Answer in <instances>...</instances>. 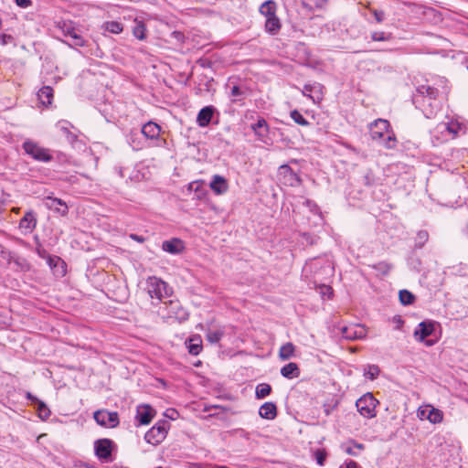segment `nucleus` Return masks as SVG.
Wrapping results in <instances>:
<instances>
[{"instance_id":"7ed1b4c3","label":"nucleus","mask_w":468,"mask_h":468,"mask_svg":"<svg viewBox=\"0 0 468 468\" xmlns=\"http://www.w3.org/2000/svg\"><path fill=\"white\" fill-rule=\"evenodd\" d=\"M463 130V124L450 117L438 123L431 131V141L433 146H439L450 140L454 139Z\"/></svg>"},{"instance_id":"13d9d810","label":"nucleus","mask_w":468,"mask_h":468,"mask_svg":"<svg viewBox=\"0 0 468 468\" xmlns=\"http://www.w3.org/2000/svg\"><path fill=\"white\" fill-rule=\"evenodd\" d=\"M130 238L137 242L143 243L145 240V238L137 234H130Z\"/></svg>"},{"instance_id":"393cba45","label":"nucleus","mask_w":468,"mask_h":468,"mask_svg":"<svg viewBox=\"0 0 468 468\" xmlns=\"http://www.w3.org/2000/svg\"><path fill=\"white\" fill-rule=\"evenodd\" d=\"M189 354L197 356L202 351V339L199 335H194L186 341Z\"/></svg>"},{"instance_id":"aec40b11","label":"nucleus","mask_w":468,"mask_h":468,"mask_svg":"<svg viewBox=\"0 0 468 468\" xmlns=\"http://www.w3.org/2000/svg\"><path fill=\"white\" fill-rule=\"evenodd\" d=\"M154 417V410L149 405L138 406L136 411V420L141 425H147Z\"/></svg>"},{"instance_id":"37998d69","label":"nucleus","mask_w":468,"mask_h":468,"mask_svg":"<svg viewBox=\"0 0 468 468\" xmlns=\"http://www.w3.org/2000/svg\"><path fill=\"white\" fill-rule=\"evenodd\" d=\"M223 335L224 333L222 330H208L206 334V336L208 342L211 344H216L221 340Z\"/></svg>"},{"instance_id":"cd10ccee","label":"nucleus","mask_w":468,"mask_h":468,"mask_svg":"<svg viewBox=\"0 0 468 468\" xmlns=\"http://www.w3.org/2000/svg\"><path fill=\"white\" fill-rule=\"evenodd\" d=\"M342 449L348 455L357 456L359 452L365 449V445L352 440L347 443L343 444Z\"/></svg>"},{"instance_id":"69168bd1","label":"nucleus","mask_w":468,"mask_h":468,"mask_svg":"<svg viewBox=\"0 0 468 468\" xmlns=\"http://www.w3.org/2000/svg\"><path fill=\"white\" fill-rule=\"evenodd\" d=\"M37 254L39 255V257L46 259V260H47V256L48 255L45 250H37Z\"/></svg>"},{"instance_id":"bf43d9fd","label":"nucleus","mask_w":468,"mask_h":468,"mask_svg":"<svg viewBox=\"0 0 468 468\" xmlns=\"http://www.w3.org/2000/svg\"><path fill=\"white\" fill-rule=\"evenodd\" d=\"M16 5L20 7H23V8H26L27 6H29L30 5V0H15Z\"/></svg>"},{"instance_id":"20e7f679","label":"nucleus","mask_w":468,"mask_h":468,"mask_svg":"<svg viewBox=\"0 0 468 468\" xmlns=\"http://www.w3.org/2000/svg\"><path fill=\"white\" fill-rule=\"evenodd\" d=\"M146 291L150 298L158 302L170 296L173 292L172 288L165 282L155 276L149 277L146 280Z\"/></svg>"},{"instance_id":"c9c22d12","label":"nucleus","mask_w":468,"mask_h":468,"mask_svg":"<svg viewBox=\"0 0 468 468\" xmlns=\"http://www.w3.org/2000/svg\"><path fill=\"white\" fill-rule=\"evenodd\" d=\"M103 29L112 33V34H120L123 30V26L122 23L118 21H108L105 22L102 26Z\"/></svg>"},{"instance_id":"f03ea898","label":"nucleus","mask_w":468,"mask_h":468,"mask_svg":"<svg viewBox=\"0 0 468 468\" xmlns=\"http://www.w3.org/2000/svg\"><path fill=\"white\" fill-rule=\"evenodd\" d=\"M334 273V264L327 258L312 259L303 268V275L314 280V283L327 281Z\"/></svg>"},{"instance_id":"774afa93","label":"nucleus","mask_w":468,"mask_h":468,"mask_svg":"<svg viewBox=\"0 0 468 468\" xmlns=\"http://www.w3.org/2000/svg\"><path fill=\"white\" fill-rule=\"evenodd\" d=\"M69 141L73 142L77 139V136L70 132V134H66Z\"/></svg>"},{"instance_id":"9b49d317","label":"nucleus","mask_w":468,"mask_h":468,"mask_svg":"<svg viewBox=\"0 0 468 468\" xmlns=\"http://www.w3.org/2000/svg\"><path fill=\"white\" fill-rule=\"evenodd\" d=\"M390 125L387 120L378 119L370 124V136L375 141L384 139L388 133Z\"/></svg>"},{"instance_id":"e2e57ef3","label":"nucleus","mask_w":468,"mask_h":468,"mask_svg":"<svg viewBox=\"0 0 468 468\" xmlns=\"http://www.w3.org/2000/svg\"><path fill=\"white\" fill-rule=\"evenodd\" d=\"M346 468H358V464L356 462L350 460L346 463Z\"/></svg>"},{"instance_id":"a878e982","label":"nucleus","mask_w":468,"mask_h":468,"mask_svg":"<svg viewBox=\"0 0 468 468\" xmlns=\"http://www.w3.org/2000/svg\"><path fill=\"white\" fill-rule=\"evenodd\" d=\"M281 374L288 379L296 378L300 376V368L294 362H290L281 368Z\"/></svg>"},{"instance_id":"4c0bfd02","label":"nucleus","mask_w":468,"mask_h":468,"mask_svg":"<svg viewBox=\"0 0 468 468\" xmlns=\"http://www.w3.org/2000/svg\"><path fill=\"white\" fill-rule=\"evenodd\" d=\"M381 144L387 149H393L397 145V140L393 131L389 130L384 139H380Z\"/></svg>"},{"instance_id":"f257e3e1","label":"nucleus","mask_w":468,"mask_h":468,"mask_svg":"<svg viewBox=\"0 0 468 468\" xmlns=\"http://www.w3.org/2000/svg\"><path fill=\"white\" fill-rule=\"evenodd\" d=\"M449 93L448 80L444 77L436 76L420 85L413 96V103L426 118L436 116L441 111L442 102Z\"/></svg>"},{"instance_id":"473e14b6","label":"nucleus","mask_w":468,"mask_h":468,"mask_svg":"<svg viewBox=\"0 0 468 468\" xmlns=\"http://www.w3.org/2000/svg\"><path fill=\"white\" fill-rule=\"evenodd\" d=\"M312 93L311 95H308V98H310L314 103L319 102L324 98V86L318 82L312 83Z\"/></svg>"},{"instance_id":"09e8293b","label":"nucleus","mask_w":468,"mask_h":468,"mask_svg":"<svg viewBox=\"0 0 468 468\" xmlns=\"http://www.w3.org/2000/svg\"><path fill=\"white\" fill-rule=\"evenodd\" d=\"M373 41H388L391 39V34H387L382 31H376L371 34Z\"/></svg>"},{"instance_id":"dca6fc26","label":"nucleus","mask_w":468,"mask_h":468,"mask_svg":"<svg viewBox=\"0 0 468 468\" xmlns=\"http://www.w3.org/2000/svg\"><path fill=\"white\" fill-rule=\"evenodd\" d=\"M47 262L50 269L53 271V273L57 277H63L66 275L67 269H66V263L64 261L58 257V256H47Z\"/></svg>"},{"instance_id":"a211bd4d","label":"nucleus","mask_w":468,"mask_h":468,"mask_svg":"<svg viewBox=\"0 0 468 468\" xmlns=\"http://www.w3.org/2000/svg\"><path fill=\"white\" fill-rule=\"evenodd\" d=\"M209 187L216 195H223L229 190V183L224 176L214 175L209 183Z\"/></svg>"},{"instance_id":"2f4dec72","label":"nucleus","mask_w":468,"mask_h":468,"mask_svg":"<svg viewBox=\"0 0 468 468\" xmlns=\"http://www.w3.org/2000/svg\"><path fill=\"white\" fill-rule=\"evenodd\" d=\"M281 28V22L277 16L268 17L265 21V30L271 34L275 35Z\"/></svg>"},{"instance_id":"0eeeda50","label":"nucleus","mask_w":468,"mask_h":468,"mask_svg":"<svg viewBox=\"0 0 468 468\" xmlns=\"http://www.w3.org/2000/svg\"><path fill=\"white\" fill-rule=\"evenodd\" d=\"M22 146L26 154L36 161L48 163L53 159L48 149L40 146L34 141L27 140L23 143Z\"/></svg>"},{"instance_id":"4d7b16f0","label":"nucleus","mask_w":468,"mask_h":468,"mask_svg":"<svg viewBox=\"0 0 468 468\" xmlns=\"http://www.w3.org/2000/svg\"><path fill=\"white\" fill-rule=\"evenodd\" d=\"M312 84H305L302 90V93L303 96L308 97L312 93Z\"/></svg>"},{"instance_id":"c85d7f7f","label":"nucleus","mask_w":468,"mask_h":468,"mask_svg":"<svg viewBox=\"0 0 468 468\" xmlns=\"http://www.w3.org/2000/svg\"><path fill=\"white\" fill-rule=\"evenodd\" d=\"M276 3L272 0L265 1L260 6V13L266 18L276 16Z\"/></svg>"},{"instance_id":"ea45409f","label":"nucleus","mask_w":468,"mask_h":468,"mask_svg":"<svg viewBox=\"0 0 468 468\" xmlns=\"http://www.w3.org/2000/svg\"><path fill=\"white\" fill-rule=\"evenodd\" d=\"M133 36L140 40H144L146 37V27L143 21H136V24L133 30Z\"/></svg>"},{"instance_id":"8fccbe9b","label":"nucleus","mask_w":468,"mask_h":468,"mask_svg":"<svg viewBox=\"0 0 468 468\" xmlns=\"http://www.w3.org/2000/svg\"><path fill=\"white\" fill-rule=\"evenodd\" d=\"M306 207H308V209L314 213V214H317V215H320L321 212H320V209L318 207V206L316 205L315 202H314L313 200H310V199H304L303 203Z\"/></svg>"},{"instance_id":"6e6d98bb","label":"nucleus","mask_w":468,"mask_h":468,"mask_svg":"<svg viewBox=\"0 0 468 468\" xmlns=\"http://www.w3.org/2000/svg\"><path fill=\"white\" fill-rule=\"evenodd\" d=\"M315 456H316V462H317V463H318L320 466L324 465V461H325V455H324L323 452H316V454H315Z\"/></svg>"},{"instance_id":"6ab92c4d","label":"nucleus","mask_w":468,"mask_h":468,"mask_svg":"<svg viewBox=\"0 0 468 468\" xmlns=\"http://www.w3.org/2000/svg\"><path fill=\"white\" fill-rule=\"evenodd\" d=\"M434 331V324L431 322H421L414 331L416 340L422 342Z\"/></svg>"},{"instance_id":"f8f14e48","label":"nucleus","mask_w":468,"mask_h":468,"mask_svg":"<svg viewBox=\"0 0 468 468\" xmlns=\"http://www.w3.org/2000/svg\"><path fill=\"white\" fill-rule=\"evenodd\" d=\"M37 219L36 213L33 210H28L20 219L18 228L21 230V233L27 235L34 231L37 227Z\"/></svg>"},{"instance_id":"338daca9","label":"nucleus","mask_w":468,"mask_h":468,"mask_svg":"<svg viewBox=\"0 0 468 468\" xmlns=\"http://www.w3.org/2000/svg\"><path fill=\"white\" fill-rule=\"evenodd\" d=\"M116 170H117L118 175L120 176V177H124L125 176L124 168L123 167H118V168H116Z\"/></svg>"},{"instance_id":"79ce46f5","label":"nucleus","mask_w":468,"mask_h":468,"mask_svg":"<svg viewBox=\"0 0 468 468\" xmlns=\"http://www.w3.org/2000/svg\"><path fill=\"white\" fill-rule=\"evenodd\" d=\"M379 373H380V369L376 365H368L364 369V376H365V378H368L370 380H374L375 378H377L378 376L379 375Z\"/></svg>"},{"instance_id":"4468645a","label":"nucleus","mask_w":468,"mask_h":468,"mask_svg":"<svg viewBox=\"0 0 468 468\" xmlns=\"http://www.w3.org/2000/svg\"><path fill=\"white\" fill-rule=\"evenodd\" d=\"M341 335L346 340H356L366 336V330L359 324L344 325L340 328Z\"/></svg>"},{"instance_id":"2eb2a0df","label":"nucleus","mask_w":468,"mask_h":468,"mask_svg":"<svg viewBox=\"0 0 468 468\" xmlns=\"http://www.w3.org/2000/svg\"><path fill=\"white\" fill-rule=\"evenodd\" d=\"M44 203L48 209L54 210L61 216H66L69 212L67 204L60 198L47 197Z\"/></svg>"},{"instance_id":"39448f33","label":"nucleus","mask_w":468,"mask_h":468,"mask_svg":"<svg viewBox=\"0 0 468 468\" xmlns=\"http://www.w3.org/2000/svg\"><path fill=\"white\" fill-rule=\"evenodd\" d=\"M378 400L372 393L367 392L356 401V407L359 414L366 419H373L377 415L376 408Z\"/></svg>"},{"instance_id":"412c9836","label":"nucleus","mask_w":468,"mask_h":468,"mask_svg":"<svg viewBox=\"0 0 468 468\" xmlns=\"http://www.w3.org/2000/svg\"><path fill=\"white\" fill-rule=\"evenodd\" d=\"M216 112V109L214 106L209 105L202 108L197 116V122L198 126L200 127H207L213 117L214 112Z\"/></svg>"},{"instance_id":"864d4df0","label":"nucleus","mask_w":468,"mask_h":468,"mask_svg":"<svg viewBox=\"0 0 468 468\" xmlns=\"http://www.w3.org/2000/svg\"><path fill=\"white\" fill-rule=\"evenodd\" d=\"M372 14L375 16L376 21L378 23H381L384 20L385 14L383 11L374 9V10H372Z\"/></svg>"},{"instance_id":"58836bf2","label":"nucleus","mask_w":468,"mask_h":468,"mask_svg":"<svg viewBox=\"0 0 468 468\" xmlns=\"http://www.w3.org/2000/svg\"><path fill=\"white\" fill-rule=\"evenodd\" d=\"M271 392V387L267 383H261L256 387L255 395L259 399H264Z\"/></svg>"},{"instance_id":"a19ab883","label":"nucleus","mask_w":468,"mask_h":468,"mask_svg":"<svg viewBox=\"0 0 468 468\" xmlns=\"http://www.w3.org/2000/svg\"><path fill=\"white\" fill-rule=\"evenodd\" d=\"M37 411L38 417L42 420H47L51 415V411L48 409V407L46 405L45 402H43L41 400H39L37 403Z\"/></svg>"},{"instance_id":"0e129e2a","label":"nucleus","mask_w":468,"mask_h":468,"mask_svg":"<svg viewBox=\"0 0 468 468\" xmlns=\"http://www.w3.org/2000/svg\"><path fill=\"white\" fill-rule=\"evenodd\" d=\"M378 266H379L378 270H381V271H388V269H389L388 265L387 263H384V262H380L378 264Z\"/></svg>"},{"instance_id":"c756f323","label":"nucleus","mask_w":468,"mask_h":468,"mask_svg":"<svg viewBox=\"0 0 468 468\" xmlns=\"http://www.w3.org/2000/svg\"><path fill=\"white\" fill-rule=\"evenodd\" d=\"M229 95L231 98V101L233 103H237L241 102L245 99L247 93L245 89H242L238 85H234L230 88Z\"/></svg>"},{"instance_id":"5fc2aeb1","label":"nucleus","mask_w":468,"mask_h":468,"mask_svg":"<svg viewBox=\"0 0 468 468\" xmlns=\"http://www.w3.org/2000/svg\"><path fill=\"white\" fill-rule=\"evenodd\" d=\"M73 29H74V27L72 26L67 25L65 23L63 24L62 31H63L65 37H69L70 34H72Z\"/></svg>"},{"instance_id":"ddd939ff","label":"nucleus","mask_w":468,"mask_h":468,"mask_svg":"<svg viewBox=\"0 0 468 468\" xmlns=\"http://www.w3.org/2000/svg\"><path fill=\"white\" fill-rule=\"evenodd\" d=\"M279 176L282 184L286 186H296L301 183L300 177L287 165H282L279 167Z\"/></svg>"},{"instance_id":"49530a36","label":"nucleus","mask_w":468,"mask_h":468,"mask_svg":"<svg viewBox=\"0 0 468 468\" xmlns=\"http://www.w3.org/2000/svg\"><path fill=\"white\" fill-rule=\"evenodd\" d=\"M13 263L16 267V270H19L21 271L26 272L30 270V264L24 258L16 257L15 259H13Z\"/></svg>"},{"instance_id":"7c9ffc66","label":"nucleus","mask_w":468,"mask_h":468,"mask_svg":"<svg viewBox=\"0 0 468 468\" xmlns=\"http://www.w3.org/2000/svg\"><path fill=\"white\" fill-rule=\"evenodd\" d=\"M294 345L291 342H288L280 347L279 357L283 361L289 360L294 356Z\"/></svg>"},{"instance_id":"1a4fd4ad","label":"nucleus","mask_w":468,"mask_h":468,"mask_svg":"<svg viewBox=\"0 0 468 468\" xmlns=\"http://www.w3.org/2000/svg\"><path fill=\"white\" fill-rule=\"evenodd\" d=\"M165 317L174 318L179 322L188 319L187 311L182 306L178 300H169L164 302Z\"/></svg>"},{"instance_id":"f704fd0d","label":"nucleus","mask_w":468,"mask_h":468,"mask_svg":"<svg viewBox=\"0 0 468 468\" xmlns=\"http://www.w3.org/2000/svg\"><path fill=\"white\" fill-rule=\"evenodd\" d=\"M127 142L132 146V148L133 150L138 151V150H141L144 147V144L141 142V140L139 138L138 132L132 131L127 135Z\"/></svg>"},{"instance_id":"3c124183","label":"nucleus","mask_w":468,"mask_h":468,"mask_svg":"<svg viewBox=\"0 0 468 468\" xmlns=\"http://www.w3.org/2000/svg\"><path fill=\"white\" fill-rule=\"evenodd\" d=\"M70 46H76V47H83L85 46V40L84 38L78 33H74V37L71 39Z\"/></svg>"},{"instance_id":"9d476101","label":"nucleus","mask_w":468,"mask_h":468,"mask_svg":"<svg viewBox=\"0 0 468 468\" xmlns=\"http://www.w3.org/2000/svg\"><path fill=\"white\" fill-rule=\"evenodd\" d=\"M93 419L101 427L115 428L119 425V414L116 411L98 410L93 413Z\"/></svg>"},{"instance_id":"bb28decb","label":"nucleus","mask_w":468,"mask_h":468,"mask_svg":"<svg viewBox=\"0 0 468 468\" xmlns=\"http://www.w3.org/2000/svg\"><path fill=\"white\" fill-rule=\"evenodd\" d=\"M53 97V89L50 86H44L37 92L39 101L45 106L52 103Z\"/></svg>"},{"instance_id":"f3484780","label":"nucleus","mask_w":468,"mask_h":468,"mask_svg":"<svg viewBox=\"0 0 468 468\" xmlns=\"http://www.w3.org/2000/svg\"><path fill=\"white\" fill-rule=\"evenodd\" d=\"M142 134L150 141H159L161 127L154 122L144 123L141 129Z\"/></svg>"},{"instance_id":"e433bc0d","label":"nucleus","mask_w":468,"mask_h":468,"mask_svg":"<svg viewBox=\"0 0 468 468\" xmlns=\"http://www.w3.org/2000/svg\"><path fill=\"white\" fill-rule=\"evenodd\" d=\"M443 414L441 410L430 407L428 409L427 420L431 423H440L442 420Z\"/></svg>"},{"instance_id":"de8ad7c7","label":"nucleus","mask_w":468,"mask_h":468,"mask_svg":"<svg viewBox=\"0 0 468 468\" xmlns=\"http://www.w3.org/2000/svg\"><path fill=\"white\" fill-rule=\"evenodd\" d=\"M291 118L299 125L307 126L309 125V122L303 116V114L297 111L293 110L290 113Z\"/></svg>"},{"instance_id":"72a5a7b5","label":"nucleus","mask_w":468,"mask_h":468,"mask_svg":"<svg viewBox=\"0 0 468 468\" xmlns=\"http://www.w3.org/2000/svg\"><path fill=\"white\" fill-rule=\"evenodd\" d=\"M303 7L310 11H314L316 9H322L324 8L326 4L327 0H301Z\"/></svg>"},{"instance_id":"423d86ee","label":"nucleus","mask_w":468,"mask_h":468,"mask_svg":"<svg viewBox=\"0 0 468 468\" xmlns=\"http://www.w3.org/2000/svg\"><path fill=\"white\" fill-rule=\"evenodd\" d=\"M170 423L166 420H158L144 435L146 442L152 445L160 444L167 435Z\"/></svg>"},{"instance_id":"680f3d73","label":"nucleus","mask_w":468,"mask_h":468,"mask_svg":"<svg viewBox=\"0 0 468 468\" xmlns=\"http://www.w3.org/2000/svg\"><path fill=\"white\" fill-rule=\"evenodd\" d=\"M26 398L27 399H29L31 402L36 403V404L39 401V399L36 396H34L33 394H31L28 391L26 393Z\"/></svg>"},{"instance_id":"6e6552de","label":"nucleus","mask_w":468,"mask_h":468,"mask_svg":"<svg viewBox=\"0 0 468 468\" xmlns=\"http://www.w3.org/2000/svg\"><path fill=\"white\" fill-rule=\"evenodd\" d=\"M115 447V443L110 439H99L94 441L95 455L101 463L112 462V452Z\"/></svg>"},{"instance_id":"a18cd8bd","label":"nucleus","mask_w":468,"mask_h":468,"mask_svg":"<svg viewBox=\"0 0 468 468\" xmlns=\"http://www.w3.org/2000/svg\"><path fill=\"white\" fill-rule=\"evenodd\" d=\"M429 239V234L426 230H420L415 238V247L422 248Z\"/></svg>"},{"instance_id":"5701e85b","label":"nucleus","mask_w":468,"mask_h":468,"mask_svg":"<svg viewBox=\"0 0 468 468\" xmlns=\"http://www.w3.org/2000/svg\"><path fill=\"white\" fill-rule=\"evenodd\" d=\"M162 249L165 252L176 255L183 251L184 244L179 239H172L169 240H165L162 244Z\"/></svg>"},{"instance_id":"b1692460","label":"nucleus","mask_w":468,"mask_h":468,"mask_svg":"<svg viewBox=\"0 0 468 468\" xmlns=\"http://www.w3.org/2000/svg\"><path fill=\"white\" fill-rule=\"evenodd\" d=\"M259 414L262 419L273 420L277 416V407L273 402H265L261 406Z\"/></svg>"},{"instance_id":"c03bdc74","label":"nucleus","mask_w":468,"mask_h":468,"mask_svg":"<svg viewBox=\"0 0 468 468\" xmlns=\"http://www.w3.org/2000/svg\"><path fill=\"white\" fill-rule=\"evenodd\" d=\"M399 297L400 303L403 305L411 304L415 299L414 295L407 290L399 291Z\"/></svg>"},{"instance_id":"052dcab7","label":"nucleus","mask_w":468,"mask_h":468,"mask_svg":"<svg viewBox=\"0 0 468 468\" xmlns=\"http://www.w3.org/2000/svg\"><path fill=\"white\" fill-rule=\"evenodd\" d=\"M428 409H430V407H427L425 409H420L419 411H418V415L420 419H427V414H428Z\"/></svg>"},{"instance_id":"603ef678","label":"nucleus","mask_w":468,"mask_h":468,"mask_svg":"<svg viewBox=\"0 0 468 468\" xmlns=\"http://www.w3.org/2000/svg\"><path fill=\"white\" fill-rule=\"evenodd\" d=\"M69 123L67 121H59L57 123V127L62 131L65 134H70V131L69 129Z\"/></svg>"},{"instance_id":"4be33fe9","label":"nucleus","mask_w":468,"mask_h":468,"mask_svg":"<svg viewBox=\"0 0 468 468\" xmlns=\"http://www.w3.org/2000/svg\"><path fill=\"white\" fill-rule=\"evenodd\" d=\"M258 139L263 141L269 134V124L264 118H259L257 122L250 126Z\"/></svg>"}]
</instances>
